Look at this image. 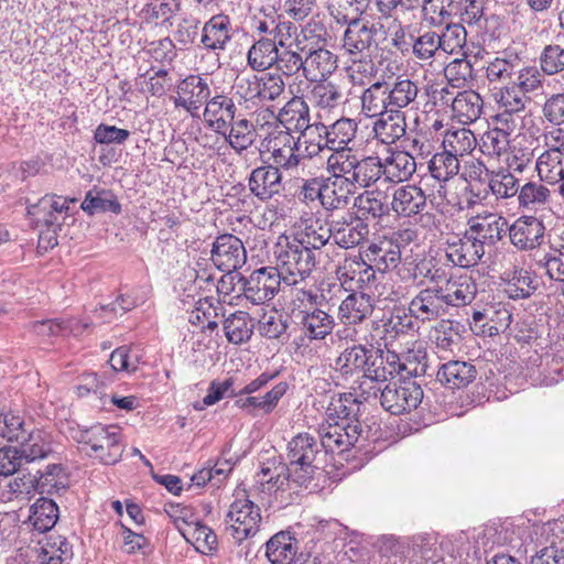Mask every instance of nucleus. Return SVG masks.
Instances as JSON below:
<instances>
[{
  "label": "nucleus",
  "mask_w": 564,
  "mask_h": 564,
  "mask_svg": "<svg viewBox=\"0 0 564 564\" xmlns=\"http://www.w3.org/2000/svg\"><path fill=\"white\" fill-rule=\"evenodd\" d=\"M360 404L361 401L352 393H343L332 400L327 413L333 422L322 425L318 430L327 449L344 452L358 442L362 433L358 419Z\"/></svg>",
  "instance_id": "1"
},
{
  "label": "nucleus",
  "mask_w": 564,
  "mask_h": 564,
  "mask_svg": "<svg viewBox=\"0 0 564 564\" xmlns=\"http://www.w3.org/2000/svg\"><path fill=\"white\" fill-rule=\"evenodd\" d=\"M319 434V441L308 433H299L288 444V464L291 467L292 482L304 490H313L318 487L315 482L323 468L321 463L328 452Z\"/></svg>",
  "instance_id": "2"
},
{
  "label": "nucleus",
  "mask_w": 564,
  "mask_h": 564,
  "mask_svg": "<svg viewBox=\"0 0 564 564\" xmlns=\"http://www.w3.org/2000/svg\"><path fill=\"white\" fill-rule=\"evenodd\" d=\"M73 438L88 447L87 454L105 465L118 463L123 453L120 427L95 424L78 430Z\"/></svg>",
  "instance_id": "3"
},
{
  "label": "nucleus",
  "mask_w": 564,
  "mask_h": 564,
  "mask_svg": "<svg viewBox=\"0 0 564 564\" xmlns=\"http://www.w3.org/2000/svg\"><path fill=\"white\" fill-rule=\"evenodd\" d=\"M0 437L10 443L26 445L30 454L39 447L53 448L50 434L35 427L19 410L3 409L0 412Z\"/></svg>",
  "instance_id": "4"
},
{
  "label": "nucleus",
  "mask_w": 564,
  "mask_h": 564,
  "mask_svg": "<svg viewBox=\"0 0 564 564\" xmlns=\"http://www.w3.org/2000/svg\"><path fill=\"white\" fill-rule=\"evenodd\" d=\"M362 14L364 10L355 18L336 14V23L346 25L341 42L343 48L350 55H361L378 46L376 35L382 24L362 19Z\"/></svg>",
  "instance_id": "5"
},
{
  "label": "nucleus",
  "mask_w": 564,
  "mask_h": 564,
  "mask_svg": "<svg viewBox=\"0 0 564 564\" xmlns=\"http://www.w3.org/2000/svg\"><path fill=\"white\" fill-rule=\"evenodd\" d=\"M422 399L421 383L412 378H400L386 384L380 394V404L391 414L400 415L415 410Z\"/></svg>",
  "instance_id": "6"
},
{
  "label": "nucleus",
  "mask_w": 564,
  "mask_h": 564,
  "mask_svg": "<svg viewBox=\"0 0 564 564\" xmlns=\"http://www.w3.org/2000/svg\"><path fill=\"white\" fill-rule=\"evenodd\" d=\"M280 274L288 285H297L307 279L316 265V253L310 251L295 240L288 242L278 256Z\"/></svg>",
  "instance_id": "7"
},
{
  "label": "nucleus",
  "mask_w": 564,
  "mask_h": 564,
  "mask_svg": "<svg viewBox=\"0 0 564 564\" xmlns=\"http://www.w3.org/2000/svg\"><path fill=\"white\" fill-rule=\"evenodd\" d=\"M253 14L250 18V28L257 39L271 37L279 41L284 48L286 42L296 33V26L292 21L284 20L272 6H253Z\"/></svg>",
  "instance_id": "8"
},
{
  "label": "nucleus",
  "mask_w": 564,
  "mask_h": 564,
  "mask_svg": "<svg viewBox=\"0 0 564 564\" xmlns=\"http://www.w3.org/2000/svg\"><path fill=\"white\" fill-rule=\"evenodd\" d=\"M260 522V508L248 497L239 498L237 494L226 516L227 533L240 543L258 532Z\"/></svg>",
  "instance_id": "9"
},
{
  "label": "nucleus",
  "mask_w": 564,
  "mask_h": 564,
  "mask_svg": "<svg viewBox=\"0 0 564 564\" xmlns=\"http://www.w3.org/2000/svg\"><path fill=\"white\" fill-rule=\"evenodd\" d=\"M283 278L275 267H262L241 276L238 283L247 301L253 305H262L274 299L280 291Z\"/></svg>",
  "instance_id": "10"
},
{
  "label": "nucleus",
  "mask_w": 564,
  "mask_h": 564,
  "mask_svg": "<svg viewBox=\"0 0 564 564\" xmlns=\"http://www.w3.org/2000/svg\"><path fill=\"white\" fill-rule=\"evenodd\" d=\"M76 199H67L56 195H45L36 203L28 206V215L36 227L62 228L68 216L69 203Z\"/></svg>",
  "instance_id": "11"
},
{
  "label": "nucleus",
  "mask_w": 564,
  "mask_h": 564,
  "mask_svg": "<svg viewBox=\"0 0 564 564\" xmlns=\"http://www.w3.org/2000/svg\"><path fill=\"white\" fill-rule=\"evenodd\" d=\"M210 260L218 270L231 273L246 263L247 252L238 237L224 234L214 241Z\"/></svg>",
  "instance_id": "12"
},
{
  "label": "nucleus",
  "mask_w": 564,
  "mask_h": 564,
  "mask_svg": "<svg viewBox=\"0 0 564 564\" xmlns=\"http://www.w3.org/2000/svg\"><path fill=\"white\" fill-rule=\"evenodd\" d=\"M467 232L484 248L494 247L508 230V221L496 213L478 214L467 221Z\"/></svg>",
  "instance_id": "13"
},
{
  "label": "nucleus",
  "mask_w": 564,
  "mask_h": 564,
  "mask_svg": "<svg viewBox=\"0 0 564 564\" xmlns=\"http://www.w3.org/2000/svg\"><path fill=\"white\" fill-rule=\"evenodd\" d=\"M178 97L175 99V107H182L192 117L198 116L203 104L210 98V88L207 82L198 75H189L178 85Z\"/></svg>",
  "instance_id": "14"
},
{
  "label": "nucleus",
  "mask_w": 564,
  "mask_h": 564,
  "mask_svg": "<svg viewBox=\"0 0 564 564\" xmlns=\"http://www.w3.org/2000/svg\"><path fill=\"white\" fill-rule=\"evenodd\" d=\"M409 310L416 319L422 322L435 321L447 312L443 292L437 284L422 289L411 300Z\"/></svg>",
  "instance_id": "15"
},
{
  "label": "nucleus",
  "mask_w": 564,
  "mask_h": 564,
  "mask_svg": "<svg viewBox=\"0 0 564 564\" xmlns=\"http://www.w3.org/2000/svg\"><path fill=\"white\" fill-rule=\"evenodd\" d=\"M511 243L520 250H531L542 245L545 227L534 216H521L510 227L508 226Z\"/></svg>",
  "instance_id": "16"
},
{
  "label": "nucleus",
  "mask_w": 564,
  "mask_h": 564,
  "mask_svg": "<svg viewBox=\"0 0 564 564\" xmlns=\"http://www.w3.org/2000/svg\"><path fill=\"white\" fill-rule=\"evenodd\" d=\"M300 321L297 325L301 327L303 336L301 340L310 341L324 340L329 336L336 325L333 315L318 307L312 310H300L295 315Z\"/></svg>",
  "instance_id": "17"
},
{
  "label": "nucleus",
  "mask_w": 564,
  "mask_h": 564,
  "mask_svg": "<svg viewBox=\"0 0 564 564\" xmlns=\"http://www.w3.org/2000/svg\"><path fill=\"white\" fill-rule=\"evenodd\" d=\"M333 239L344 249L360 245L369 235V225L358 215L332 220Z\"/></svg>",
  "instance_id": "18"
},
{
  "label": "nucleus",
  "mask_w": 564,
  "mask_h": 564,
  "mask_svg": "<svg viewBox=\"0 0 564 564\" xmlns=\"http://www.w3.org/2000/svg\"><path fill=\"white\" fill-rule=\"evenodd\" d=\"M446 307H460L470 304L477 294V284L468 274L454 275L444 279L443 285H438Z\"/></svg>",
  "instance_id": "19"
},
{
  "label": "nucleus",
  "mask_w": 564,
  "mask_h": 564,
  "mask_svg": "<svg viewBox=\"0 0 564 564\" xmlns=\"http://www.w3.org/2000/svg\"><path fill=\"white\" fill-rule=\"evenodd\" d=\"M237 107L232 98L216 95L207 101L204 109L206 124L216 133H225L235 119Z\"/></svg>",
  "instance_id": "20"
},
{
  "label": "nucleus",
  "mask_w": 564,
  "mask_h": 564,
  "mask_svg": "<svg viewBox=\"0 0 564 564\" xmlns=\"http://www.w3.org/2000/svg\"><path fill=\"white\" fill-rule=\"evenodd\" d=\"M53 453V448L39 447L36 452L30 454L26 445L3 446L0 448V475L11 476L15 474L24 464L45 459Z\"/></svg>",
  "instance_id": "21"
},
{
  "label": "nucleus",
  "mask_w": 564,
  "mask_h": 564,
  "mask_svg": "<svg viewBox=\"0 0 564 564\" xmlns=\"http://www.w3.org/2000/svg\"><path fill=\"white\" fill-rule=\"evenodd\" d=\"M282 174L273 165L256 167L248 178V187L252 195L262 202L269 200L278 194L282 187Z\"/></svg>",
  "instance_id": "22"
},
{
  "label": "nucleus",
  "mask_w": 564,
  "mask_h": 564,
  "mask_svg": "<svg viewBox=\"0 0 564 564\" xmlns=\"http://www.w3.org/2000/svg\"><path fill=\"white\" fill-rule=\"evenodd\" d=\"M232 35L230 18L226 14H215L204 24L200 42L208 51H225Z\"/></svg>",
  "instance_id": "23"
},
{
  "label": "nucleus",
  "mask_w": 564,
  "mask_h": 564,
  "mask_svg": "<svg viewBox=\"0 0 564 564\" xmlns=\"http://www.w3.org/2000/svg\"><path fill=\"white\" fill-rule=\"evenodd\" d=\"M373 312V300L364 292H351L340 303L337 317L341 324H361Z\"/></svg>",
  "instance_id": "24"
},
{
  "label": "nucleus",
  "mask_w": 564,
  "mask_h": 564,
  "mask_svg": "<svg viewBox=\"0 0 564 564\" xmlns=\"http://www.w3.org/2000/svg\"><path fill=\"white\" fill-rule=\"evenodd\" d=\"M478 371L475 365L465 360H449L436 373L437 380L448 389H463L473 383Z\"/></svg>",
  "instance_id": "25"
},
{
  "label": "nucleus",
  "mask_w": 564,
  "mask_h": 564,
  "mask_svg": "<svg viewBox=\"0 0 564 564\" xmlns=\"http://www.w3.org/2000/svg\"><path fill=\"white\" fill-rule=\"evenodd\" d=\"M364 256L380 273L398 268L401 262V250L389 237L371 242Z\"/></svg>",
  "instance_id": "26"
},
{
  "label": "nucleus",
  "mask_w": 564,
  "mask_h": 564,
  "mask_svg": "<svg viewBox=\"0 0 564 564\" xmlns=\"http://www.w3.org/2000/svg\"><path fill=\"white\" fill-rule=\"evenodd\" d=\"M485 256V248L467 231L463 238L448 243L446 258L454 265L470 268L479 263Z\"/></svg>",
  "instance_id": "27"
},
{
  "label": "nucleus",
  "mask_w": 564,
  "mask_h": 564,
  "mask_svg": "<svg viewBox=\"0 0 564 564\" xmlns=\"http://www.w3.org/2000/svg\"><path fill=\"white\" fill-rule=\"evenodd\" d=\"M373 137L382 144H393L406 132V116L403 111L390 110L378 116L372 126Z\"/></svg>",
  "instance_id": "28"
},
{
  "label": "nucleus",
  "mask_w": 564,
  "mask_h": 564,
  "mask_svg": "<svg viewBox=\"0 0 564 564\" xmlns=\"http://www.w3.org/2000/svg\"><path fill=\"white\" fill-rule=\"evenodd\" d=\"M426 206V195L415 185L398 187L392 195L391 209L399 217H412L420 214Z\"/></svg>",
  "instance_id": "29"
},
{
  "label": "nucleus",
  "mask_w": 564,
  "mask_h": 564,
  "mask_svg": "<svg viewBox=\"0 0 564 564\" xmlns=\"http://www.w3.org/2000/svg\"><path fill=\"white\" fill-rule=\"evenodd\" d=\"M258 476L260 477L259 481L267 482L275 490H291L293 492L304 490V488L296 487V484L291 481V467L283 463L281 457H273L263 463Z\"/></svg>",
  "instance_id": "30"
},
{
  "label": "nucleus",
  "mask_w": 564,
  "mask_h": 564,
  "mask_svg": "<svg viewBox=\"0 0 564 564\" xmlns=\"http://www.w3.org/2000/svg\"><path fill=\"white\" fill-rule=\"evenodd\" d=\"M271 158L273 167L290 171L296 169L304 160L290 132H280L272 141Z\"/></svg>",
  "instance_id": "31"
},
{
  "label": "nucleus",
  "mask_w": 564,
  "mask_h": 564,
  "mask_svg": "<svg viewBox=\"0 0 564 564\" xmlns=\"http://www.w3.org/2000/svg\"><path fill=\"white\" fill-rule=\"evenodd\" d=\"M337 68V56L326 48L310 51L304 57V77L308 82L326 79Z\"/></svg>",
  "instance_id": "32"
},
{
  "label": "nucleus",
  "mask_w": 564,
  "mask_h": 564,
  "mask_svg": "<svg viewBox=\"0 0 564 564\" xmlns=\"http://www.w3.org/2000/svg\"><path fill=\"white\" fill-rule=\"evenodd\" d=\"M280 44L271 37L257 39L247 53V64L252 70L264 72L270 69L278 59Z\"/></svg>",
  "instance_id": "33"
},
{
  "label": "nucleus",
  "mask_w": 564,
  "mask_h": 564,
  "mask_svg": "<svg viewBox=\"0 0 564 564\" xmlns=\"http://www.w3.org/2000/svg\"><path fill=\"white\" fill-rule=\"evenodd\" d=\"M416 170L412 154L404 151L392 152L382 162V176L386 181L399 183L409 180Z\"/></svg>",
  "instance_id": "34"
},
{
  "label": "nucleus",
  "mask_w": 564,
  "mask_h": 564,
  "mask_svg": "<svg viewBox=\"0 0 564 564\" xmlns=\"http://www.w3.org/2000/svg\"><path fill=\"white\" fill-rule=\"evenodd\" d=\"M535 169L541 181L550 184L564 181V149L554 145L545 150L536 160Z\"/></svg>",
  "instance_id": "35"
},
{
  "label": "nucleus",
  "mask_w": 564,
  "mask_h": 564,
  "mask_svg": "<svg viewBox=\"0 0 564 564\" xmlns=\"http://www.w3.org/2000/svg\"><path fill=\"white\" fill-rule=\"evenodd\" d=\"M278 120L286 132H300L311 124L310 107L303 98L293 97L280 110Z\"/></svg>",
  "instance_id": "36"
},
{
  "label": "nucleus",
  "mask_w": 564,
  "mask_h": 564,
  "mask_svg": "<svg viewBox=\"0 0 564 564\" xmlns=\"http://www.w3.org/2000/svg\"><path fill=\"white\" fill-rule=\"evenodd\" d=\"M352 206L356 214L365 221L368 218L380 219L388 216L391 207L387 203V197L379 191H365L354 197Z\"/></svg>",
  "instance_id": "37"
},
{
  "label": "nucleus",
  "mask_w": 564,
  "mask_h": 564,
  "mask_svg": "<svg viewBox=\"0 0 564 564\" xmlns=\"http://www.w3.org/2000/svg\"><path fill=\"white\" fill-rule=\"evenodd\" d=\"M325 180H328V184L324 192V209L333 212L348 207L357 193V185H352V182H347L332 175L325 177Z\"/></svg>",
  "instance_id": "38"
},
{
  "label": "nucleus",
  "mask_w": 564,
  "mask_h": 564,
  "mask_svg": "<svg viewBox=\"0 0 564 564\" xmlns=\"http://www.w3.org/2000/svg\"><path fill=\"white\" fill-rule=\"evenodd\" d=\"M388 82L378 80L366 88L360 96L361 112L368 117H378L390 111Z\"/></svg>",
  "instance_id": "39"
},
{
  "label": "nucleus",
  "mask_w": 564,
  "mask_h": 564,
  "mask_svg": "<svg viewBox=\"0 0 564 564\" xmlns=\"http://www.w3.org/2000/svg\"><path fill=\"white\" fill-rule=\"evenodd\" d=\"M324 131H326L325 144L332 153L349 150L348 144L356 138L357 123L352 119L341 118L330 126L324 124Z\"/></svg>",
  "instance_id": "40"
},
{
  "label": "nucleus",
  "mask_w": 564,
  "mask_h": 564,
  "mask_svg": "<svg viewBox=\"0 0 564 564\" xmlns=\"http://www.w3.org/2000/svg\"><path fill=\"white\" fill-rule=\"evenodd\" d=\"M453 116L462 123L475 122L482 112L484 100L475 90H464L455 95Z\"/></svg>",
  "instance_id": "41"
},
{
  "label": "nucleus",
  "mask_w": 564,
  "mask_h": 564,
  "mask_svg": "<svg viewBox=\"0 0 564 564\" xmlns=\"http://www.w3.org/2000/svg\"><path fill=\"white\" fill-rule=\"evenodd\" d=\"M326 131L324 123H311L307 128L300 131V135L295 139L296 145L303 159H313L327 150Z\"/></svg>",
  "instance_id": "42"
},
{
  "label": "nucleus",
  "mask_w": 564,
  "mask_h": 564,
  "mask_svg": "<svg viewBox=\"0 0 564 564\" xmlns=\"http://www.w3.org/2000/svg\"><path fill=\"white\" fill-rule=\"evenodd\" d=\"M382 161L375 155H358L357 165L351 171L352 185L359 188H369L382 177Z\"/></svg>",
  "instance_id": "43"
},
{
  "label": "nucleus",
  "mask_w": 564,
  "mask_h": 564,
  "mask_svg": "<svg viewBox=\"0 0 564 564\" xmlns=\"http://www.w3.org/2000/svg\"><path fill=\"white\" fill-rule=\"evenodd\" d=\"M388 96L390 110L402 111L415 102L419 95V86L405 76H398L394 82L388 83Z\"/></svg>",
  "instance_id": "44"
},
{
  "label": "nucleus",
  "mask_w": 564,
  "mask_h": 564,
  "mask_svg": "<svg viewBox=\"0 0 564 564\" xmlns=\"http://www.w3.org/2000/svg\"><path fill=\"white\" fill-rule=\"evenodd\" d=\"M80 208L88 215L99 213H121V205L117 196L109 189L94 187L86 193Z\"/></svg>",
  "instance_id": "45"
},
{
  "label": "nucleus",
  "mask_w": 564,
  "mask_h": 564,
  "mask_svg": "<svg viewBox=\"0 0 564 564\" xmlns=\"http://www.w3.org/2000/svg\"><path fill=\"white\" fill-rule=\"evenodd\" d=\"M265 555L271 564H291L295 554V539L289 531H280L267 543Z\"/></svg>",
  "instance_id": "46"
},
{
  "label": "nucleus",
  "mask_w": 564,
  "mask_h": 564,
  "mask_svg": "<svg viewBox=\"0 0 564 564\" xmlns=\"http://www.w3.org/2000/svg\"><path fill=\"white\" fill-rule=\"evenodd\" d=\"M226 142L237 152L249 149L256 141L257 131L252 122L246 118L232 120V123L225 133H220Z\"/></svg>",
  "instance_id": "47"
},
{
  "label": "nucleus",
  "mask_w": 564,
  "mask_h": 564,
  "mask_svg": "<svg viewBox=\"0 0 564 564\" xmlns=\"http://www.w3.org/2000/svg\"><path fill=\"white\" fill-rule=\"evenodd\" d=\"M310 91V100L321 109H334L345 102L340 86L326 79L314 82Z\"/></svg>",
  "instance_id": "48"
},
{
  "label": "nucleus",
  "mask_w": 564,
  "mask_h": 564,
  "mask_svg": "<svg viewBox=\"0 0 564 564\" xmlns=\"http://www.w3.org/2000/svg\"><path fill=\"white\" fill-rule=\"evenodd\" d=\"M87 327L88 324L82 323L76 318L36 321L32 325L33 332L43 337L65 336L68 334L78 336Z\"/></svg>",
  "instance_id": "49"
},
{
  "label": "nucleus",
  "mask_w": 564,
  "mask_h": 564,
  "mask_svg": "<svg viewBox=\"0 0 564 564\" xmlns=\"http://www.w3.org/2000/svg\"><path fill=\"white\" fill-rule=\"evenodd\" d=\"M297 236L299 238L295 239L297 243L316 253L333 238L332 221L328 226H324L318 219L311 220Z\"/></svg>",
  "instance_id": "50"
},
{
  "label": "nucleus",
  "mask_w": 564,
  "mask_h": 564,
  "mask_svg": "<svg viewBox=\"0 0 564 564\" xmlns=\"http://www.w3.org/2000/svg\"><path fill=\"white\" fill-rule=\"evenodd\" d=\"M224 330L229 343L239 345L250 339L253 324L247 312L237 311L224 321Z\"/></svg>",
  "instance_id": "51"
},
{
  "label": "nucleus",
  "mask_w": 564,
  "mask_h": 564,
  "mask_svg": "<svg viewBox=\"0 0 564 564\" xmlns=\"http://www.w3.org/2000/svg\"><path fill=\"white\" fill-rule=\"evenodd\" d=\"M415 316L404 307H394L383 321L386 339H395L399 335L416 332Z\"/></svg>",
  "instance_id": "52"
},
{
  "label": "nucleus",
  "mask_w": 564,
  "mask_h": 564,
  "mask_svg": "<svg viewBox=\"0 0 564 564\" xmlns=\"http://www.w3.org/2000/svg\"><path fill=\"white\" fill-rule=\"evenodd\" d=\"M58 507L47 498H40L31 507L30 521L33 528L39 532L51 530L57 522Z\"/></svg>",
  "instance_id": "53"
},
{
  "label": "nucleus",
  "mask_w": 564,
  "mask_h": 564,
  "mask_svg": "<svg viewBox=\"0 0 564 564\" xmlns=\"http://www.w3.org/2000/svg\"><path fill=\"white\" fill-rule=\"evenodd\" d=\"M181 10L178 0H154L147 4L142 10L144 19L156 25L169 24L173 25L172 20L175 19Z\"/></svg>",
  "instance_id": "54"
},
{
  "label": "nucleus",
  "mask_w": 564,
  "mask_h": 564,
  "mask_svg": "<svg viewBox=\"0 0 564 564\" xmlns=\"http://www.w3.org/2000/svg\"><path fill=\"white\" fill-rule=\"evenodd\" d=\"M429 171L435 180L447 182L459 172L458 158L443 148L442 152L435 153L430 160Z\"/></svg>",
  "instance_id": "55"
},
{
  "label": "nucleus",
  "mask_w": 564,
  "mask_h": 564,
  "mask_svg": "<svg viewBox=\"0 0 564 564\" xmlns=\"http://www.w3.org/2000/svg\"><path fill=\"white\" fill-rule=\"evenodd\" d=\"M495 100L499 110L516 113L524 111L527 104L531 101L530 97L512 83L501 87L495 94Z\"/></svg>",
  "instance_id": "56"
},
{
  "label": "nucleus",
  "mask_w": 564,
  "mask_h": 564,
  "mask_svg": "<svg viewBox=\"0 0 564 564\" xmlns=\"http://www.w3.org/2000/svg\"><path fill=\"white\" fill-rule=\"evenodd\" d=\"M357 156L351 149L336 151L327 158L326 171L334 177L350 182L351 171L357 165Z\"/></svg>",
  "instance_id": "57"
},
{
  "label": "nucleus",
  "mask_w": 564,
  "mask_h": 564,
  "mask_svg": "<svg viewBox=\"0 0 564 564\" xmlns=\"http://www.w3.org/2000/svg\"><path fill=\"white\" fill-rule=\"evenodd\" d=\"M488 188L498 199H506L519 194V180L507 170L494 171L488 180Z\"/></svg>",
  "instance_id": "58"
},
{
  "label": "nucleus",
  "mask_w": 564,
  "mask_h": 564,
  "mask_svg": "<svg viewBox=\"0 0 564 564\" xmlns=\"http://www.w3.org/2000/svg\"><path fill=\"white\" fill-rule=\"evenodd\" d=\"M443 148L455 154L457 158L467 155L476 148L477 141L475 134L466 128L447 131Z\"/></svg>",
  "instance_id": "59"
},
{
  "label": "nucleus",
  "mask_w": 564,
  "mask_h": 564,
  "mask_svg": "<svg viewBox=\"0 0 564 564\" xmlns=\"http://www.w3.org/2000/svg\"><path fill=\"white\" fill-rule=\"evenodd\" d=\"M442 52L438 33L426 31L414 37L411 53L422 64L435 58Z\"/></svg>",
  "instance_id": "60"
},
{
  "label": "nucleus",
  "mask_w": 564,
  "mask_h": 564,
  "mask_svg": "<svg viewBox=\"0 0 564 564\" xmlns=\"http://www.w3.org/2000/svg\"><path fill=\"white\" fill-rule=\"evenodd\" d=\"M551 192L540 181H530L520 186L518 202L521 207L536 209L550 200Z\"/></svg>",
  "instance_id": "61"
},
{
  "label": "nucleus",
  "mask_w": 564,
  "mask_h": 564,
  "mask_svg": "<svg viewBox=\"0 0 564 564\" xmlns=\"http://www.w3.org/2000/svg\"><path fill=\"white\" fill-rule=\"evenodd\" d=\"M368 349L364 345H354L346 348L336 359V366L343 375L360 372L367 360Z\"/></svg>",
  "instance_id": "62"
},
{
  "label": "nucleus",
  "mask_w": 564,
  "mask_h": 564,
  "mask_svg": "<svg viewBox=\"0 0 564 564\" xmlns=\"http://www.w3.org/2000/svg\"><path fill=\"white\" fill-rule=\"evenodd\" d=\"M444 76L452 88L464 87L474 79V67L466 58H455L444 68Z\"/></svg>",
  "instance_id": "63"
},
{
  "label": "nucleus",
  "mask_w": 564,
  "mask_h": 564,
  "mask_svg": "<svg viewBox=\"0 0 564 564\" xmlns=\"http://www.w3.org/2000/svg\"><path fill=\"white\" fill-rule=\"evenodd\" d=\"M543 74L553 76L564 70V47L558 44L544 46L539 57Z\"/></svg>",
  "instance_id": "64"
}]
</instances>
